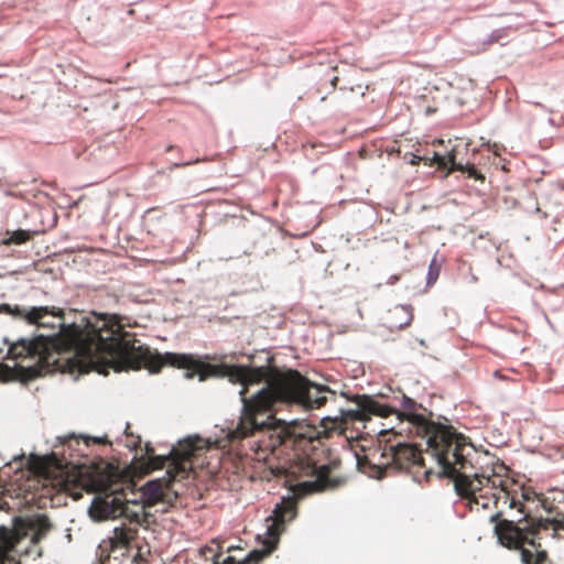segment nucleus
<instances>
[{"mask_svg": "<svg viewBox=\"0 0 564 564\" xmlns=\"http://www.w3.org/2000/svg\"><path fill=\"white\" fill-rule=\"evenodd\" d=\"M10 314L26 321L31 325L37 327L56 329L58 333L53 336H57L64 328H67L70 324H65V313L62 308L55 306H32L24 308L15 305Z\"/></svg>", "mask_w": 564, "mask_h": 564, "instance_id": "1a4fd4ad", "label": "nucleus"}, {"mask_svg": "<svg viewBox=\"0 0 564 564\" xmlns=\"http://www.w3.org/2000/svg\"><path fill=\"white\" fill-rule=\"evenodd\" d=\"M14 372V369L4 364H0V380L8 381L12 379L15 376Z\"/></svg>", "mask_w": 564, "mask_h": 564, "instance_id": "f3484780", "label": "nucleus"}, {"mask_svg": "<svg viewBox=\"0 0 564 564\" xmlns=\"http://www.w3.org/2000/svg\"><path fill=\"white\" fill-rule=\"evenodd\" d=\"M225 369L230 382L242 386L241 413L237 426L227 434L229 442L262 434L259 452L263 456L259 455V459L269 463L275 477H284V485L299 497L337 488L341 480L330 471L338 462L318 464L314 454L307 453L314 437L299 431V425L275 417L280 404H294L304 410L322 408L329 389L311 382L297 370L281 371L271 365H230Z\"/></svg>", "mask_w": 564, "mask_h": 564, "instance_id": "f257e3e1", "label": "nucleus"}, {"mask_svg": "<svg viewBox=\"0 0 564 564\" xmlns=\"http://www.w3.org/2000/svg\"><path fill=\"white\" fill-rule=\"evenodd\" d=\"M463 167L462 172H466L468 177L484 181V175L474 165H463Z\"/></svg>", "mask_w": 564, "mask_h": 564, "instance_id": "a211bd4d", "label": "nucleus"}, {"mask_svg": "<svg viewBox=\"0 0 564 564\" xmlns=\"http://www.w3.org/2000/svg\"><path fill=\"white\" fill-rule=\"evenodd\" d=\"M134 335L126 332L117 314L95 313L73 323L57 336L40 335L34 339H21L11 345L8 357L14 360L30 359L33 364L19 365L17 371L24 379H34L51 372L87 373L100 364L116 371L147 368L155 373L165 365L186 369L187 378L198 376L205 380L216 367L195 359L191 355L152 352L138 345Z\"/></svg>", "mask_w": 564, "mask_h": 564, "instance_id": "7ed1b4c3", "label": "nucleus"}, {"mask_svg": "<svg viewBox=\"0 0 564 564\" xmlns=\"http://www.w3.org/2000/svg\"><path fill=\"white\" fill-rule=\"evenodd\" d=\"M420 160H421V156L413 155V159L411 160V163L412 164H417Z\"/></svg>", "mask_w": 564, "mask_h": 564, "instance_id": "4be33fe9", "label": "nucleus"}, {"mask_svg": "<svg viewBox=\"0 0 564 564\" xmlns=\"http://www.w3.org/2000/svg\"><path fill=\"white\" fill-rule=\"evenodd\" d=\"M445 99V97L443 96H440V97H433V101L435 102V106H427L425 108V113H434L437 111V108H438V104H441L443 100Z\"/></svg>", "mask_w": 564, "mask_h": 564, "instance_id": "6ab92c4d", "label": "nucleus"}, {"mask_svg": "<svg viewBox=\"0 0 564 564\" xmlns=\"http://www.w3.org/2000/svg\"><path fill=\"white\" fill-rule=\"evenodd\" d=\"M402 403L404 410L398 412L401 421L399 434H404L406 440L390 445L389 453L381 452L380 447L369 448L367 452L362 449V455L356 454L357 467L368 476L380 479L389 466V460L383 462L382 458L390 457L395 469L410 476L420 485L423 479V451L415 438L423 437V414L412 412L414 402L405 395L402 398Z\"/></svg>", "mask_w": 564, "mask_h": 564, "instance_id": "39448f33", "label": "nucleus"}, {"mask_svg": "<svg viewBox=\"0 0 564 564\" xmlns=\"http://www.w3.org/2000/svg\"><path fill=\"white\" fill-rule=\"evenodd\" d=\"M555 530H557V532H556L555 536H553L552 539H555V540L564 539V516L562 517L561 522L555 523Z\"/></svg>", "mask_w": 564, "mask_h": 564, "instance_id": "aec40b11", "label": "nucleus"}, {"mask_svg": "<svg viewBox=\"0 0 564 564\" xmlns=\"http://www.w3.org/2000/svg\"><path fill=\"white\" fill-rule=\"evenodd\" d=\"M424 90H429V94H432V90L429 89V87H426V86L424 87Z\"/></svg>", "mask_w": 564, "mask_h": 564, "instance_id": "bb28decb", "label": "nucleus"}, {"mask_svg": "<svg viewBox=\"0 0 564 564\" xmlns=\"http://www.w3.org/2000/svg\"><path fill=\"white\" fill-rule=\"evenodd\" d=\"M410 319L411 315L403 306H397L389 312L390 327L402 328Z\"/></svg>", "mask_w": 564, "mask_h": 564, "instance_id": "2eb2a0df", "label": "nucleus"}, {"mask_svg": "<svg viewBox=\"0 0 564 564\" xmlns=\"http://www.w3.org/2000/svg\"><path fill=\"white\" fill-rule=\"evenodd\" d=\"M337 82H338V77H334L333 80H332V85L336 86Z\"/></svg>", "mask_w": 564, "mask_h": 564, "instance_id": "393cba45", "label": "nucleus"}, {"mask_svg": "<svg viewBox=\"0 0 564 564\" xmlns=\"http://www.w3.org/2000/svg\"><path fill=\"white\" fill-rule=\"evenodd\" d=\"M13 308L10 307L9 304H3L1 307H0V313L1 312H6V313H9L10 314V311H12Z\"/></svg>", "mask_w": 564, "mask_h": 564, "instance_id": "412c9836", "label": "nucleus"}, {"mask_svg": "<svg viewBox=\"0 0 564 564\" xmlns=\"http://www.w3.org/2000/svg\"><path fill=\"white\" fill-rule=\"evenodd\" d=\"M455 148L451 140H434L431 148H425V165L435 167L441 177H446L452 171H463V164L455 162Z\"/></svg>", "mask_w": 564, "mask_h": 564, "instance_id": "9d476101", "label": "nucleus"}, {"mask_svg": "<svg viewBox=\"0 0 564 564\" xmlns=\"http://www.w3.org/2000/svg\"><path fill=\"white\" fill-rule=\"evenodd\" d=\"M297 513V498L295 496L282 498L275 506L272 514L265 519V534L263 550H253L242 561H237L234 556H227L219 562L221 555V545L213 540L210 545H205L199 550V554L208 564H249L258 563L268 556L276 546L281 533L285 530V524L292 521Z\"/></svg>", "mask_w": 564, "mask_h": 564, "instance_id": "423d86ee", "label": "nucleus"}, {"mask_svg": "<svg viewBox=\"0 0 564 564\" xmlns=\"http://www.w3.org/2000/svg\"><path fill=\"white\" fill-rule=\"evenodd\" d=\"M127 486H129L130 497L135 498L138 503L142 505L144 513L147 507L164 501L166 486L161 480H151L138 491L132 489V484H127Z\"/></svg>", "mask_w": 564, "mask_h": 564, "instance_id": "f8f14e48", "label": "nucleus"}, {"mask_svg": "<svg viewBox=\"0 0 564 564\" xmlns=\"http://www.w3.org/2000/svg\"><path fill=\"white\" fill-rule=\"evenodd\" d=\"M142 520L138 522H133L129 520V523H122L119 527H116L112 531V535L108 538V540H104V545L109 547L110 552H113L117 549H123L130 546V544L135 540L138 534V527L140 525Z\"/></svg>", "mask_w": 564, "mask_h": 564, "instance_id": "ddd939ff", "label": "nucleus"}, {"mask_svg": "<svg viewBox=\"0 0 564 564\" xmlns=\"http://www.w3.org/2000/svg\"><path fill=\"white\" fill-rule=\"evenodd\" d=\"M536 213H538L539 215H541V217H542V218H546V217H547V214H546V213H544V212H541V209H540V208H536Z\"/></svg>", "mask_w": 564, "mask_h": 564, "instance_id": "b1692460", "label": "nucleus"}, {"mask_svg": "<svg viewBox=\"0 0 564 564\" xmlns=\"http://www.w3.org/2000/svg\"><path fill=\"white\" fill-rule=\"evenodd\" d=\"M25 535L23 527H0V564H20L12 552Z\"/></svg>", "mask_w": 564, "mask_h": 564, "instance_id": "9b49d317", "label": "nucleus"}, {"mask_svg": "<svg viewBox=\"0 0 564 564\" xmlns=\"http://www.w3.org/2000/svg\"><path fill=\"white\" fill-rule=\"evenodd\" d=\"M73 441H74V442H76L77 444H79V441H78L75 436H69V437H67V441H66V442L70 443V442H73Z\"/></svg>", "mask_w": 564, "mask_h": 564, "instance_id": "5701e85b", "label": "nucleus"}, {"mask_svg": "<svg viewBox=\"0 0 564 564\" xmlns=\"http://www.w3.org/2000/svg\"><path fill=\"white\" fill-rule=\"evenodd\" d=\"M32 238V235L29 230L18 229L14 231L7 230L4 237L1 239V245L10 246V245H22L28 242Z\"/></svg>", "mask_w": 564, "mask_h": 564, "instance_id": "4468645a", "label": "nucleus"}, {"mask_svg": "<svg viewBox=\"0 0 564 564\" xmlns=\"http://www.w3.org/2000/svg\"><path fill=\"white\" fill-rule=\"evenodd\" d=\"M434 413L425 409V454L436 467L425 466V480L432 476L454 480L456 494L487 509L492 502L517 509L523 517L517 521L502 518L498 510L490 517L495 523L498 542L520 554L522 564H552L542 540L555 536V523L564 514L555 517L536 516L546 508V499L532 487H525L508 476V467L496 460L488 452H479L456 430L441 421H434ZM447 419L438 416V420Z\"/></svg>", "mask_w": 564, "mask_h": 564, "instance_id": "f03ea898", "label": "nucleus"}, {"mask_svg": "<svg viewBox=\"0 0 564 564\" xmlns=\"http://www.w3.org/2000/svg\"><path fill=\"white\" fill-rule=\"evenodd\" d=\"M138 557H140L139 553L137 554V556L133 557V562H135Z\"/></svg>", "mask_w": 564, "mask_h": 564, "instance_id": "a878e982", "label": "nucleus"}, {"mask_svg": "<svg viewBox=\"0 0 564 564\" xmlns=\"http://www.w3.org/2000/svg\"><path fill=\"white\" fill-rule=\"evenodd\" d=\"M65 486L75 499L82 498V490L97 494L89 508L95 521L124 517L138 522L144 518L142 505L130 497L129 486L119 480L108 464L79 466L67 476Z\"/></svg>", "mask_w": 564, "mask_h": 564, "instance_id": "20e7f679", "label": "nucleus"}, {"mask_svg": "<svg viewBox=\"0 0 564 564\" xmlns=\"http://www.w3.org/2000/svg\"><path fill=\"white\" fill-rule=\"evenodd\" d=\"M444 258L443 257H438V256H435L430 265H429V273H427V280H426V284L430 286V285H433L438 276H440V273H441V270H442V267L444 264Z\"/></svg>", "mask_w": 564, "mask_h": 564, "instance_id": "dca6fc26", "label": "nucleus"}, {"mask_svg": "<svg viewBox=\"0 0 564 564\" xmlns=\"http://www.w3.org/2000/svg\"><path fill=\"white\" fill-rule=\"evenodd\" d=\"M355 403L354 409L341 410L340 417L337 427L343 433L350 431V437L356 432V437L366 429L367 422L371 420L373 415L387 417L393 413L398 414L395 406L390 404H383L375 400L369 395H355L352 399Z\"/></svg>", "mask_w": 564, "mask_h": 564, "instance_id": "6e6552de", "label": "nucleus"}, {"mask_svg": "<svg viewBox=\"0 0 564 564\" xmlns=\"http://www.w3.org/2000/svg\"><path fill=\"white\" fill-rule=\"evenodd\" d=\"M205 448L204 441L199 437L187 438L174 448L170 456H154L153 449L147 446V459L143 473L166 468L169 480L181 481L187 479L193 473V458Z\"/></svg>", "mask_w": 564, "mask_h": 564, "instance_id": "0eeeda50", "label": "nucleus"}]
</instances>
